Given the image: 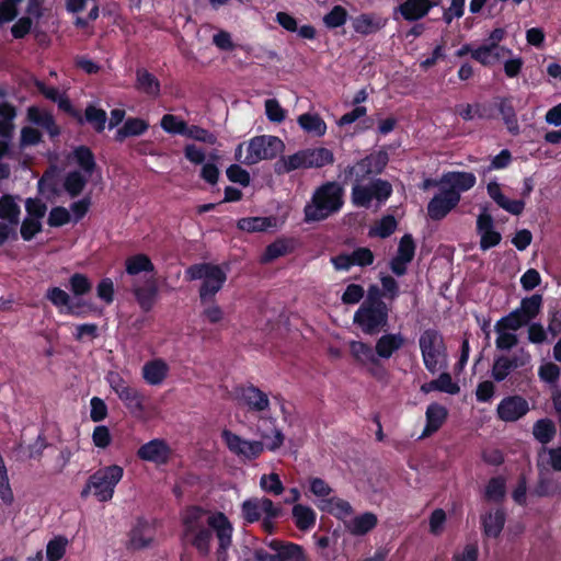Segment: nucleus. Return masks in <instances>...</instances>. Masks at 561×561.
I'll return each mask as SVG.
<instances>
[{
    "label": "nucleus",
    "instance_id": "61",
    "mask_svg": "<svg viewBox=\"0 0 561 561\" xmlns=\"http://www.w3.org/2000/svg\"><path fill=\"white\" fill-rule=\"evenodd\" d=\"M43 141V134L35 127L24 126L20 133V146L22 148L37 146Z\"/></svg>",
    "mask_w": 561,
    "mask_h": 561
},
{
    "label": "nucleus",
    "instance_id": "47",
    "mask_svg": "<svg viewBox=\"0 0 561 561\" xmlns=\"http://www.w3.org/2000/svg\"><path fill=\"white\" fill-rule=\"evenodd\" d=\"M241 514L245 523L253 524L262 517V497H250L241 504Z\"/></svg>",
    "mask_w": 561,
    "mask_h": 561
},
{
    "label": "nucleus",
    "instance_id": "51",
    "mask_svg": "<svg viewBox=\"0 0 561 561\" xmlns=\"http://www.w3.org/2000/svg\"><path fill=\"white\" fill-rule=\"evenodd\" d=\"M347 18V10L336 4L323 16V23L328 28H337L346 23Z\"/></svg>",
    "mask_w": 561,
    "mask_h": 561
},
{
    "label": "nucleus",
    "instance_id": "45",
    "mask_svg": "<svg viewBox=\"0 0 561 561\" xmlns=\"http://www.w3.org/2000/svg\"><path fill=\"white\" fill-rule=\"evenodd\" d=\"M83 123H89L93 129L101 134L105 129L107 114L103 108H99L92 104H89L84 110Z\"/></svg>",
    "mask_w": 561,
    "mask_h": 561
},
{
    "label": "nucleus",
    "instance_id": "52",
    "mask_svg": "<svg viewBox=\"0 0 561 561\" xmlns=\"http://www.w3.org/2000/svg\"><path fill=\"white\" fill-rule=\"evenodd\" d=\"M508 356L499 355L494 357L491 376L496 382L504 381L513 371L508 364Z\"/></svg>",
    "mask_w": 561,
    "mask_h": 561
},
{
    "label": "nucleus",
    "instance_id": "1",
    "mask_svg": "<svg viewBox=\"0 0 561 561\" xmlns=\"http://www.w3.org/2000/svg\"><path fill=\"white\" fill-rule=\"evenodd\" d=\"M233 526L222 512L210 513L193 505L182 516L181 539L184 546L195 549L199 557H208L214 537L217 539L216 560L228 561L232 545Z\"/></svg>",
    "mask_w": 561,
    "mask_h": 561
},
{
    "label": "nucleus",
    "instance_id": "14",
    "mask_svg": "<svg viewBox=\"0 0 561 561\" xmlns=\"http://www.w3.org/2000/svg\"><path fill=\"white\" fill-rule=\"evenodd\" d=\"M477 232L480 236V249L486 251L500 244L502 236L494 229V220L486 208L477 218Z\"/></svg>",
    "mask_w": 561,
    "mask_h": 561
},
{
    "label": "nucleus",
    "instance_id": "36",
    "mask_svg": "<svg viewBox=\"0 0 561 561\" xmlns=\"http://www.w3.org/2000/svg\"><path fill=\"white\" fill-rule=\"evenodd\" d=\"M118 398L124 405L133 414H140L145 410V396L135 387H129L127 390L122 389Z\"/></svg>",
    "mask_w": 561,
    "mask_h": 561
},
{
    "label": "nucleus",
    "instance_id": "33",
    "mask_svg": "<svg viewBox=\"0 0 561 561\" xmlns=\"http://www.w3.org/2000/svg\"><path fill=\"white\" fill-rule=\"evenodd\" d=\"M18 196L3 194L0 197V220L10 224H20L21 207L16 203Z\"/></svg>",
    "mask_w": 561,
    "mask_h": 561
},
{
    "label": "nucleus",
    "instance_id": "19",
    "mask_svg": "<svg viewBox=\"0 0 561 561\" xmlns=\"http://www.w3.org/2000/svg\"><path fill=\"white\" fill-rule=\"evenodd\" d=\"M388 20L376 13H362L353 19L355 33L368 36L382 30Z\"/></svg>",
    "mask_w": 561,
    "mask_h": 561
},
{
    "label": "nucleus",
    "instance_id": "59",
    "mask_svg": "<svg viewBox=\"0 0 561 561\" xmlns=\"http://www.w3.org/2000/svg\"><path fill=\"white\" fill-rule=\"evenodd\" d=\"M379 280L383 290L385 299L394 301L400 296V286L396 278L388 274H380Z\"/></svg>",
    "mask_w": 561,
    "mask_h": 561
},
{
    "label": "nucleus",
    "instance_id": "17",
    "mask_svg": "<svg viewBox=\"0 0 561 561\" xmlns=\"http://www.w3.org/2000/svg\"><path fill=\"white\" fill-rule=\"evenodd\" d=\"M26 121L45 129L50 138H55L60 135V127L57 125L54 115L36 105L27 107Z\"/></svg>",
    "mask_w": 561,
    "mask_h": 561
},
{
    "label": "nucleus",
    "instance_id": "29",
    "mask_svg": "<svg viewBox=\"0 0 561 561\" xmlns=\"http://www.w3.org/2000/svg\"><path fill=\"white\" fill-rule=\"evenodd\" d=\"M169 366L162 359L147 362L142 367V378L148 385L158 386L168 376Z\"/></svg>",
    "mask_w": 561,
    "mask_h": 561
},
{
    "label": "nucleus",
    "instance_id": "44",
    "mask_svg": "<svg viewBox=\"0 0 561 561\" xmlns=\"http://www.w3.org/2000/svg\"><path fill=\"white\" fill-rule=\"evenodd\" d=\"M542 307V296L540 294H534L530 297H525L520 301V306L516 308L525 320L529 323L540 312Z\"/></svg>",
    "mask_w": 561,
    "mask_h": 561
},
{
    "label": "nucleus",
    "instance_id": "18",
    "mask_svg": "<svg viewBox=\"0 0 561 561\" xmlns=\"http://www.w3.org/2000/svg\"><path fill=\"white\" fill-rule=\"evenodd\" d=\"M477 178L472 172L449 171L440 176L442 185L447 190H453L460 197L462 192H467L476 185Z\"/></svg>",
    "mask_w": 561,
    "mask_h": 561
},
{
    "label": "nucleus",
    "instance_id": "8",
    "mask_svg": "<svg viewBox=\"0 0 561 561\" xmlns=\"http://www.w3.org/2000/svg\"><path fill=\"white\" fill-rule=\"evenodd\" d=\"M221 438L232 454L244 460H255L264 451L263 442L244 439L227 428L221 432Z\"/></svg>",
    "mask_w": 561,
    "mask_h": 561
},
{
    "label": "nucleus",
    "instance_id": "26",
    "mask_svg": "<svg viewBox=\"0 0 561 561\" xmlns=\"http://www.w3.org/2000/svg\"><path fill=\"white\" fill-rule=\"evenodd\" d=\"M135 88L150 98H158L161 92L159 79L145 68H138L136 70Z\"/></svg>",
    "mask_w": 561,
    "mask_h": 561
},
{
    "label": "nucleus",
    "instance_id": "30",
    "mask_svg": "<svg viewBox=\"0 0 561 561\" xmlns=\"http://www.w3.org/2000/svg\"><path fill=\"white\" fill-rule=\"evenodd\" d=\"M378 524L377 515L371 512L355 516L346 524V529L353 536H365L371 531Z\"/></svg>",
    "mask_w": 561,
    "mask_h": 561
},
{
    "label": "nucleus",
    "instance_id": "53",
    "mask_svg": "<svg viewBox=\"0 0 561 561\" xmlns=\"http://www.w3.org/2000/svg\"><path fill=\"white\" fill-rule=\"evenodd\" d=\"M68 540L62 536H57L49 540L46 547V557L48 561H59L66 553Z\"/></svg>",
    "mask_w": 561,
    "mask_h": 561
},
{
    "label": "nucleus",
    "instance_id": "57",
    "mask_svg": "<svg viewBox=\"0 0 561 561\" xmlns=\"http://www.w3.org/2000/svg\"><path fill=\"white\" fill-rule=\"evenodd\" d=\"M397 228V220L392 215L383 216L379 222L374 227L369 234L376 236L379 238H388L390 237Z\"/></svg>",
    "mask_w": 561,
    "mask_h": 561
},
{
    "label": "nucleus",
    "instance_id": "56",
    "mask_svg": "<svg viewBox=\"0 0 561 561\" xmlns=\"http://www.w3.org/2000/svg\"><path fill=\"white\" fill-rule=\"evenodd\" d=\"M260 486L264 492L273 495H280L285 490L279 476L275 472L263 474L260 480Z\"/></svg>",
    "mask_w": 561,
    "mask_h": 561
},
{
    "label": "nucleus",
    "instance_id": "21",
    "mask_svg": "<svg viewBox=\"0 0 561 561\" xmlns=\"http://www.w3.org/2000/svg\"><path fill=\"white\" fill-rule=\"evenodd\" d=\"M370 158H363L355 162L353 165H347L339 174V179L342 184H359L368 179L373 174V168H370Z\"/></svg>",
    "mask_w": 561,
    "mask_h": 561
},
{
    "label": "nucleus",
    "instance_id": "31",
    "mask_svg": "<svg viewBox=\"0 0 561 561\" xmlns=\"http://www.w3.org/2000/svg\"><path fill=\"white\" fill-rule=\"evenodd\" d=\"M125 272L129 276H136L140 273L153 274L156 272V267L147 254L138 253L130 255L125 260Z\"/></svg>",
    "mask_w": 561,
    "mask_h": 561
},
{
    "label": "nucleus",
    "instance_id": "28",
    "mask_svg": "<svg viewBox=\"0 0 561 561\" xmlns=\"http://www.w3.org/2000/svg\"><path fill=\"white\" fill-rule=\"evenodd\" d=\"M149 123L140 117H128L124 125L115 133L114 139L123 142L128 137H136L145 134L149 129Z\"/></svg>",
    "mask_w": 561,
    "mask_h": 561
},
{
    "label": "nucleus",
    "instance_id": "22",
    "mask_svg": "<svg viewBox=\"0 0 561 561\" xmlns=\"http://www.w3.org/2000/svg\"><path fill=\"white\" fill-rule=\"evenodd\" d=\"M405 344V337L401 333H385L375 344L377 358L389 359L392 355L402 348Z\"/></svg>",
    "mask_w": 561,
    "mask_h": 561
},
{
    "label": "nucleus",
    "instance_id": "5",
    "mask_svg": "<svg viewBox=\"0 0 561 561\" xmlns=\"http://www.w3.org/2000/svg\"><path fill=\"white\" fill-rule=\"evenodd\" d=\"M389 306L360 305L353 322L366 335H377L389 325Z\"/></svg>",
    "mask_w": 561,
    "mask_h": 561
},
{
    "label": "nucleus",
    "instance_id": "39",
    "mask_svg": "<svg viewBox=\"0 0 561 561\" xmlns=\"http://www.w3.org/2000/svg\"><path fill=\"white\" fill-rule=\"evenodd\" d=\"M506 496V479L503 476L492 477L484 489V499L493 503H502Z\"/></svg>",
    "mask_w": 561,
    "mask_h": 561
},
{
    "label": "nucleus",
    "instance_id": "4",
    "mask_svg": "<svg viewBox=\"0 0 561 561\" xmlns=\"http://www.w3.org/2000/svg\"><path fill=\"white\" fill-rule=\"evenodd\" d=\"M124 469L118 465H110L98 469L87 480L80 492V497L87 500L91 493L99 502L113 499L115 488L123 479Z\"/></svg>",
    "mask_w": 561,
    "mask_h": 561
},
{
    "label": "nucleus",
    "instance_id": "34",
    "mask_svg": "<svg viewBox=\"0 0 561 561\" xmlns=\"http://www.w3.org/2000/svg\"><path fill=\"white\" fill-rule=\"evenodd\" d=\"M299 126L308 134L322 137L327 133V124L317 113H304L297 119Z\"/></svg>",
    "mask_w": 561,
    "mask_h": 561
},
{
    "label": "nucleus",
    "instance_id": "50",
    "mask_svg": "<svg viewBox=\"0 0 561 561\" xmlns=\"http://www.w3.org/2000/svg\"><path fill=\"white\" fill-rule=\"evenodd\" d=\"M160 126L169 134L185 136L188 124L173 114H164Z\"/></svg>",
    "mask_w": 561,
    "mask_h": 561
},
{
    "label": "nucleus",
    "instance_id": "41",
    "mask_svg": "<svg viewBox=\"0 0 561 561\" xmlns=\"http://www.w3.org/2000/svg\"><path fill=\"white\" fill-rule=\"evenodd\" d=\"M76 163L88 175L91 176L96 169V161L92 150L84 145L78 146L72 151Z\"/></svg>",
    "mask_w": 561,
    "mask_h": 561
},
{
    "label": "nucleus",
    "instance_id": "9",
    "mask_svg": "<svg viewBox=\"0 0 561 561\" xmlns=\"http://www.w3.org/2000/svg\"><path fill=\"white\" fill-rule=\"evenodd\" d=\"M460 202V196L442 185L427 204V216L435 221L444 219Z\"/></svg>",
    "mask_w": 561,
    "mask_h": 561
},
{
    "label": "nucleus",
    "instance_id": "20",
    "mask_svg": "<svg viewBox=\"0 0 561 561\" xmlns=\"http://www.w3.org/2000/svg\"><path fill=\"white\" fill-rule=\"evenodd\" d=\"M435 2L430 3L427 0H404L396 8L401 16L408 22H415L425 18L434 8Z\"/></svg>",
    "mask_w": 561,
    "mask_h": 561
},
{
    "label": "nucleus",
    "instance_id": "38",
    "mask_svg": "<svg viewBox=\"0 0 561 561\" xmlns=\"http://www.w3.org/2000/svg\"><path fill=\"white\" fill-rule=\"evenodd\" d=\"M318 507L321 511L334 515L336 518H343L345 516H350L353 514L352 505L347 501L336 496H332L327 500H321Z\"/></svg>",
    "mask_w": 561,
    "mask_h": 561
},
{
    "label": "nucleus",
    "instance_id": "40",
    "mask_svg": "<svg viewBox=\"0 0 561 561\" xmlns=\"http://www.w3.org/2000/svg\"><path fill=\"white\" fill-rule=\"evenodd\" d=\"M238 228L247 232H263L276 226L274 217H245L238 220Z\"/></svg>",
    "mask_w": 561,
    "mask_h": 561
},
{
    "label": "nucleus",
    "instance_id": "64",
    "mask_svg": "<svg viewBox=\"0 0 561 561\" xmlns=\"http://www.w3.org/2000/svg\"><path fill=\"white\" fill-rule=\"evenodd\" d=\"M71 215L64 206L53 207L49 211L47 224L50 227H62L70 222Z\"/></svg>",
    "mask_w": 561,
    "mask_h": 561
},
{
    "label": "nucleus",
    "instance_id": "6",
    "mask_svg": "<svg viewBox=\"0 0 561 561\" xmlns=\"http://www.w3.org/2000/svg\"><path fill=\"white\" fill-rule=\"evenodd\" d=\"M419 346L425 368L431 374L437 373L439 358H445L447 352L442 333L433 328L425 329L419 337Z\"/></svg>",
    "mask_w": 561,
    "mask_h": 561
},
{
    "label": "nucleus",
    "instance_id": "27",
    "mask_svg": "<svg viewBox=\"0 0 561 561\" xmlns=\"http://www.w3.org/2000/svg\"><path fill=\"white\" fill-rule=\"evenodd\" d=\"M298 169H309L305 149L290 156H282L274 164V171L277 175L290 173Z\"/></svg>",
    "mask_w": 561,
    "mask_h": 561
},
{
    "label": "nucleus",
    "instance_id": "54",
    "mask_svg": "<svg viewBox=\"0 0 561 561\" xmlns=\"http://www.w3.org/2000/svg\"><path fill=\"white\" fill-rule=\"evenodd\" d=\"M352 203L357 207L368 208L371 204L373 196L368 185H362L360 183L354 184L352 187Z\"/></svg>",
    "mask_w": 561,
    "mask_h": 561
},
{
    "label": "nucleus",
    "instance_id": "11",
    "mask_svg": "<svg viewBox=\"0 0 561 561\" xmlns=\"http://www.w3.org/2000/svg\"><path fill=\"white\" fill-rule=\"evenodd\" d=\"M136 455L140 460L161 466L169 462L172 449L163 438H153L141 445Z\"/></svg>",
    "mask_w": 561,
    "mask_h": 561
},
{
    "label": "nucleus",
    "instance_id": "35",
    "mask_svg": "<svg viewBox=\"0 0 561 561\" xmlns=\"http://www.w3.org/2000/svg\"><path fill=\"white\" fill-rule=\"evenodd\" d=\"M350 353L353 356V358L362 365H365L367 363H370L373 365L379 364V359L377 358L375 347L373 348L366 342L352 341L350 343Z\"/></svg>",
    "mask_w": 561,
    "mask_h": 561
},
{
    "label": "nucleus",
    "instance_id": "60",
    "mask_svg": "<svg viewBox=\"0 0 561 561\" xmlns=\"http://www.w3.org/2000/svg\"><path fill=\"white\" fill-rule=\"evenodd\" d=\"M185 137L207 145H215L217 141L215 134L198 125H188Z\"/></svg>",
    "mask_w": 561,
    "mask_h": 561
},
{
    "label": "nucleus",
    "instance_id": "15",
    "mask_svg": "<svg viewBox=\"0 0 561 561\" xmlns=\"http://www.w3.org/2000/svg\"><path fill=\"white\" fill-rule=\"evenodd\" d=\"M265 545L275 551L276 561H307L305 548L296 542L272 539Z\"/></svg>",
    "mask_w": 561,
    "mask_h": 561
},
{
    "label": "nucleus",
    "instance_id": "49",
    "mask_svg": "<svg viewBox=\"0 0 561 561\" xmlns=\"http://www.w3.org/2000/svg\"><path fill=\"white\" fill-rule=\"evenodd\" d=\"M502 54L492 49V46L483 44L472 51V59L478 61L484 67L494 65L502 58Z\"/></svg>",
    "mask_w": 561,
    "mask_h": 561
},
{
    "label": "nucleus",
    "instance_id": "3",
    "mask_svg": "<svg viewBox=\"0 0 561 561\" xmlns=\"http://www.w3.org/2000/svg\"><path fill=\"white\" fill-rule=\"evenodd\" d=\"M187 280H203L198 290L202 305L214 302L216 295L222 289L227 273L220 265L213 263H196L185 270Z\"/></svg>",
    "mask_w": 561,
    "mask_h": 561
},
{
    "label": "nucleus",
    "instance_id": "63",
    "mask_svg": "<svg viewBox=\"0 0 561 561\" xmlns=\"http://www.w3.org/2000/svg\"><path fill=\"white\" fill-rule=\"evenodd\" d=\"M350 255L353 266L366 267L375 261L373 251L366 247L356 248Z\"/></svg>",
    "mask_w": 561,
    "mask_h": 561
},
{
    "label": "nucleus",
    "instance_id": "2",
    "mask_svg": "<svg viewBox=\"0 0 561 561\" xmlns=\"http://www.w3.org/2000/svg\"><path fill=\"white\" fill-rule=\"evenodd\" d=\"M343 196L344 190L341 183L329 181L321 184L304 207V221L319 222L339 213L344 205Z\"/></svg>",
    "mask_w": 561,
    "mask_h": 561
},
{
    "label": "nucleus",
    "instance_id": "48",
    "mask_svg": "<svg viewBox=\"0 0 561 561\" xmlns=\"http://www.w3.org/2000/svg\"><path fill=\"white\" fill-rule=\"evenodd\" d=\"M527 324L528 322L525 320V318L520 314V312L517 309H515L511 311L508 314L497 320L494 325V330L517 331Z\"/></svg>",
    "mask_w": 561,
    "mask_h": 561
},
{
    "label": "nucleus",
    "instance_id": "43",
    "mask_svg": "<svg viewBox=\"0 0 561 561\" xmlns=\"http://www.w3.org/2000/svg\"><path fill=\"white\" fill-rule=\"evenodd\" d=\"M557 433L556 424L550 419H540L533 426V435L542 445L550 443Z\"/></svg>",
    "mask_w": 561,
    "mask_h": 561
},
{
    "label": "nucleus",
    "instance_id": "13",
    "mask_svg": "<svg viewBox=\"0 0 561 561\" xmlns=\"http://www.w3.org/2000/svg\"><path fill=\"white\" fill-rule=\"evenodd\" d=\"M131 293L137 301L139 308L144 312H149L154 307L159 297L158 279L151 275L146 278L142 285L137 283L133 284Z\"/></svg>",
    "mask_w": 561,
    "mask_h": 561
},
{
    "label": "nucleus",
    "instance_id": "23",
    "mask_svg": "<svg viewBox=\"0 0 561 561\" xmlns=\"http://www.w3.org/2000/svg\"><path fill=\"white\" fill-rule=\"evenodd\" d=\"M447 416L448 410L444 405L437 402L428 404L425 412L426 424L421 438L428 437L436 433L443 426Z\"/></svg>",
    "mask_w": 561,
    "mask_h": 561
},
{
    "label": "nucleus",
    "instance_id": "62",
    "mask_svg": "<svg viewBox=\"0 0 561 561\" xmlns=\"http://www.w3.org/2000/svg\"><path fill=\"white\" fill-rule=\"evenodd\" d=\"M228 180L232 183H238L247 187L251 183L250 173L239 164H231L226 170Z\"/></svg>",
    "mask_w": 561,
    "mask_h": 561
},
{
    "label": "nucleus",
    "instance_id": "46",
    "mask_svg": "<svg viewBox=\"0 0 561 561\" xmlns=\"http://www.w3.org/2000/svg\"><path fill=\"white\" fill-rule=\"evenodd\" d=\"M291 245L286 239H277L270 243L262 255L261 261L263 263H270L274 260L288 254L291 251Z\"/></svg>",
    "mask_w": 561,
    "mask_h": 561
},
{
    "label": "nucleus",
    "instance_id": "16",
    "mask_svg": "<svg viewBox=\"0 0 561 561\" xmlns=\"http://www.w3.org/2000/svg\"><path fill=\"white\" fill-rule=\"evenodd\" d=\"M240 401L250 411L263 412L270 408V400L265 392L254 385L241 386L238 388Z\"/></svg>",
    "mask_w": 561,
    "mask_h": 561
},
{
    "label": "nucleus",
    "instance_id": "7",
    "mask_svg": "<svg viewBox=\"0 0 561 561\" xmlns=\"http://www.w3.org/2000/svg\"><path fill=\"white\" fill-rule=\"evenodd\" d=\"M284 142L276 136L261 135L250 139L243 163L251 165L263 160H272L284 149Z\"/></svg>",
    "mask_w": 561,
    "mask_h": 561
},
{
    "label": "nucleus",
    "instance_id": "58",
    "mask_svg": "<svg viewBox=\"0 0 561 561\" xmlns=\"http://www.w3.org/2000/svg\"><path fill=\"white\" fill-rule=\"evenodd\" d=\"M70 290L75 296H84L92 289V283L87 275L75 273L69 278Z\"/></svg>",
    "mask_w": 561,
    "mask_h": 561
},
{
    "label": "nucleus",
    "instance_id": "42",
    "mask_svg": "<svg viewBox=\"0 0 561 561\" xmlns=\"http://www.w3.org/2000/svg\"><path fill=\"white\" fill-rule=\"evenodd\" d=\"M88 178L78 170L70 171L64 179V188L71 198L78 197L84 190Z\"/></svg>",
    "mask_w": 561,
    "mask_h": 561
},
{
    "label": "nucleus",
    "instance_id": "24",
    "mask_svg": "<svg viewBox=\"0 0 561 561\" xmlns=\"http://www.w3.org/2000/svg\"><path fill=\"white\" fill-rule=\"evenodd\" d=\"M497 100V110L502 116V119L513 136H517L520 133L518 125L517 114L513 104V96H500Z\"/></svg>",
    "mask_w": 561,
    "mask_h": 561
},
{
    "label": "nucleus",
    "instance_id": "12",
    "mask_svg": "<svg viewBox=\"0 0 561 561\" xmlns=\"http://www.w3.org/2000/svg\"><path fill=\"white\" fill-rule=\"evenodd\" d=\"M156 528L145 517H138L135 525L128 533L127 548L131 550H142L151 546L154 540Z\"/></svg>",
    "mask_w": 561,
    "mask_h": 561
},
{
    "label": "nucleus",
    "instance_id": "25",
    "mask_svg": "<svg viewBox=\"0 0 561 561\" xmlns=\"http://www.w3.org/2000/svg\"><path fill=\"white\" fill-rule=\"evenodd\" d=\"M506 514L503 508L495 512H488L481 516V525L484 536L489 538H497L505 525Z\"/></svg>",
    "mask_w": 561,
    "mask_h": 561
},
{
    "label": "nucleus",
    "instance_id": "10",
    "mask_svg": "<svg viewBox=\"0 0 561 561\" xmlns=\"http://www.w3.org/2000/svg\"><path fill=\"white\" fill-rule=\"evenodd\" d=\"M529 409V403L524 397L519 394L507 396L497 404L496 416L503 422L513 423L524 417Z\"/></svg>",
    "mask_w": 561,
    "mask_h": 561
},
{
    "label": "nucleus",
    "instance_id": "55",
    "mask_svg": "<svg viewBox=\"0 0 561 561\" xmlns=\"http://www.w3.org/2000/svg\"><path fill=\"white\" fill-rule=\"evenodd\" d=\"M373 199L385 203L392 194V186L387 180L375 179L369 183Z\"/></svg>",
    "mask_w": 561,
    "mask_h": 561
},
{
    "label": "nucleus",
    "instance_id": "37",
    "mask_svg": "<svg viewBox=\"0 0 561 561\" xmlns=\"http://www.w3.org/2000/svg\"><path fill=\"white\" fill-rule=\"evenodd\" d=\"M305 152H306L309 169L323 168L325 165H330V164L334 163V154L328 148H324V147L307 148V149H305Z\"/></svg>",
    "mask_w": 561,
    "mask_h": 561
},
{
    "label": "nucleus",
    "instance_id": "32",
    "mask_svg": "<svg viewBox=\"0 0 561 561\" xmlns=\"http://www.w3.org/2000/svg\"><path fill=\"white\" fill-rule=\"evenodd\" d=\"M291 515L296 527L301 531H308L316 525L317 513L308 505L295 504Z\"/></svg>",
    "mask_w": 561,
    "mask_h": 561
}]
</instances>
